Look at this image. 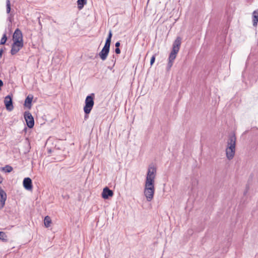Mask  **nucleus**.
Masks as SVG:
<instances>
[{"instance_id": "obj_1", "label": "nucleus", "mask_w": 258, "mask_h": 258, "mask_svg": "<svg viewBox=\"0 0 258 258\" xmlns=\"http://www.w3.org/2000/svg\"><path fill=\"white\" fill-rule=\"evenodd\" d=\"M156 168L154 166H150L148 168L144 188V195L147 200L150 202L153 198L155 187L154 180L156 177Z\"/></svg>"}, {"instance_id": "obj_2", "label": "nucleus", "mask_w": 258, "mask_h": 258, "mask_svg": "<svg viewBox=\"0 0 258 258\" xmlns=\"http://www.w3.org/2000/svg\"><path fill=\"white\" fill-rule=\"evenodd\" d=\"M181 43V38L180 37H177L173 42L172 51L169 54L168 60L173 61L175 59L176 54L179 50Z\"/></svg>"}, {"instance_id": "obj_3", "label": "nucleus", "mask_w": 258, "mask_h": 258, "mask_svg": "<svg viewBox=\"0 0 258 258\" xmlns=\"http://www.w3.org/2000/svg\"><path fill=\"white\" fill-rule=\"evenodd\" d=\"M94 98L95 95L94 93H92L86 97L84 107V111L85 114H89L92 109L94 104Z\"/></svg>"}, {"instance_id": "obj_4", "label": "nucleus", "mask_w": 258, "mask_h": 258, "mask_svg": "<svg viewBox=\"0 0 258 258\" xmlns=\"http://www.w3.org/2000/svg\"><path fill=\"white\" fill-rule=\"evenodd\" d=\"M24 117L28 127L30 128H33L34 125V119L31 113L29 111H25Z\"/></svg>"}, {"instance_id": "obj_5", "label": "nucleus", "mask_w": 258, "mask_h": 258, "mask_svg": "<svg viewBox=\"0 0 258 258\" xmlns=\"http://www.w3.org/2000/svg\"><path fill=\"white\" fill-rule=\"evenodd\" d=\"M110 44L105 43V45L99 53V56L102 60H105L109 52Z\"/></svg>"}, {"instance_id": "obj_6", "label": "nucleus", "mask_w": 258, "mask_h": 258, "mask_svg": "<svg viewBox=\"0 0 258 258\" xmlns=\"http://www.w3.org/2000/svg\"><path fill=\"white\" fill-rule=\"evenodd\" d=\"M23 42H13L12 45L11 54L12 55H15L23 47Z\"/></svg>"}, {"instance_id": "obj_7", "label": "nucleus", "mask_w": 258, "mask_h": 258, "mask_svg": "<svg viewBox=\"0 0 258 258\" xmlns=\"http://www.w3.org/2000/svg\"><path fill=\"white\" fill-rule=\"evenodd\" d=\"M13 39L14 42H23L22 33L19 28L15 30L13 36Z\"/></svg>"}, {"instance_id": "obj_8", "label": "nucleus", "mask_w": 258, "mask_h": 258, "mask_svg": "<svg viewBox=\"0 0 258 258\" xmlns=\"http://www.w3.org/2000/svg\"><path fill=\"white\" fill-rule=\"evenodd\" d=\"M4 102L8 110L12 111L13 109L14 106L13 105L12 98L10 95H8L5 97Z\"/></svg>"}, {"instance_id": "obj_9", "label": "nucleus", "mask_w": 258, "mask_h": 258, "mask_svg": "<svg viewBox=\"0 0 258 258\" xmlns=\"http://www.w3.org/2000/svg\"><path fill=\"white\" fill-rule=\"evenodd\" d=\"M113 195V191L110 189L108 187H105L103 188L102 192V197L104 199H108L109 197H112Z\"/></svg>"}, {"instance_id": "obj_10", "label": "nucleus", "mask_w": 258, "mask_h": 258, "mask_svg": "<svg viewBox=\"0 0 258 258\" xmlns=\"http://www.w3.org/2000/svg\"><path fill=\"white\" fill-rule=\"evenodd\" d=\"M236 138L234 135L229 136L227 141V147L228 148H235Z\"/></svg>"}, {"instance_id": "obj_11", "label": "nucleus", "mask_w": 258, "mask_h": 258, "mask_svg": "<svg viewBox=\"0 0 258 258\" xmlns=\"http://www.w3.org/2000/svg\"><path fill=\"white\" fill-rule=\"evenodd\" d=\"M24 188L27 190H31L32 189V180L29 177H26L24 179L23 182Z\"/></svg>"}, {"instance_id": "obj_12", "label": "nucleus", "mask_w": 258, "mask_h": 258, "mask_svg": "<svg viewBox=\"0 0 258 258\" xmlns=\"http://www.w3.org/2000/svg\"><path fill=\"white\" fill-rule=\"evenodd\" d=\"M235 153V148H228L226 149V157L228 160H231L234 156Z\"/></svg>"}, {"instance_id": "obj_13", "label": "nucleus", "mask_w": 258, "mask_h": 258, "mask_svg": "<svg viewBox=\"0 0 258 258\" xmlns=\"http://www.w3.org/2000/svg\"><path fill=\"white\" fill-rule=\"evenodd\" d=\"M33 98V96L29 94L25 99L24 106L28 109H30L31 108Z\"/></svg>"}, {"instance_id": "obj_14", "label": "nucleus", "mask_w": 258, "mask_h": 258, "mask_svg": "<svg viewBox=\"0 0 258 258\" xmlns=\"http://www.w3.org/2000/svg\"><path fill=\"white\" fill-rule=\"evenodd\" d=\"M258 23V9L252 13V24L254 27H256Z\"/></svg>"}, {"instance_id": "obj_15", "label": "nucleus", "mask_w": 258, "mask_h": 258, "mask_svg": "<svg viewBox=\"0 0 258 258\" xmlns=\"http://www.w3.org/2000/svg\"><path fill=\"white\" fill-rule=\"evenodd\" d=\"M51 223V220L50 217L48 216H46L44 218V224L46 228L50 227Z\"/></svg>"}, {"instance_id": "obj_16", "label": "nucleus", "mask_w": 258, "mask_h": 258, "mask_svg": "<svg viewBox=\"0 0 258 258\" xmlns=\"http://www.w3.org/2000/svg\"><path fill=\"white\" fill-rule=\"evenodd\" d=\"M0 199L3 202H6L7 200V194L6 192L0 187Z\"/></svg>"}, {"instance_id": "obj_17", "label": "nucleus", "mask_w": 258, "mask_h": 258, "mask_svg": "<svg viewBox=\"0 0 258 258\" xmlns=\"http://www.w3.org/2000/svg\"><path fill=\"white\" fill-rule=\"evenodd\" d=\"M87 3V0H78V8L79 10H81Z\"/></svg>"}, {"instance_id": "obj_18", "label": "nucleus", "mask_w": 258, "mask_h": 258, "mask_svg": "<svg viewBox=\"0 0 258 258\" xmlns=\"http://www.w3.org/2000/svg\"><path fill=\"white\" fill-rule=\"evenodd\" d=\"M112 36V31L111 30H110L109 31L108 34V36L106 39L105 43H107L108 44H111Z\"/></svg>"}, {"instance_id": "obj_19", "label": "nucleus", "mask_w": 258, "mask_h": 258, "mask_svg": "<svg viewBox=\"0 0 258 258\" xmlns=\"http://www.w3.org/2000/svg\"><path fill=\"white\" fill-rule=\"evenodd\" d=\"M3 170L6 172L9 173L13 170V167L10 165H7L3 168Z\"/></svg>"}, {"instance_id": "obj_20", "label": "nucleus", "mask_w": 258, "mask_h": 258, "mask_svg": "<svg viewBox=\"0 0 258 258\" xmlns=\"http://www.w3.org/2000/svg\"><path fill=\"white\" fill-rule=\"evenodd\" d=\"M7 236L4 232L0 231V239L3 241H7Z\"/></svg>"}, {"instance_id": "obj_21", "label": "nucleus", "mask_w": 258, "mask_h": 258, "mask_svg": "<svg viewBox=\"0 0 258 258\" xmlns=\"http://www.w3.org/2000/svg\"><path fill=\"white\" fill-rule=\"evenodd\" d=\"M7 40V35H6V33H5L3 34V36L1 40L0 45L5 44L6 43Z\"/></svg>"}, {"instance_id": "obj_22", "label": "nucleus", "mask_w": 258, "mask_h": 258, "mask_svg": "<svg viewBox=\"0 0 258 258\" xmlns=\"http://www.w3.org/2000/svg\"><path fill=\"white\" fill-rule=\"evenodd\" d=\"M6 11L8 14L10 13L11 11V3L10 0L6 1Z\"/></svg>"}, {"instance_id": "obj_23", "label": "nucleus", "mask_w": 258, "mask_h": 258, "mask_svg": "<svg viewBox=\"0 0 258 258\" xmlns=\"http://www.w3.org/2000/svg\"><path fill=\"white\" fill-rule=\"evenodd\" d=\"M173 62V61H172V60H168V62L167 64V69L168 70H169L171 68V67L172 66Z\"/></svg>"}, {"instance_id": "obj_24", "label": "nucleus", "mask_w": 258, "mask_h": 258, "mask_svg": "<svg viewBox=\"0 0 258 258\" xmlns=\"http://www.w3.org/2000/svg\"><path fill=\"white\" fill-rule=\"evenodd\" d=\"M155 56L153 55L150 60V64L152 66L155 62Z\"/></svg>"}, {"instance_id": "obj_25", "label": "nucleus", "mask_w": 258, "mask_h": 258, "mask_svg": "<svg viewBox=\"0 0 258 258\" xmlns=\"http://www.w3.org/2000/svg\"><path fill=\"white\" fill-rule=\"evenodd\" d=\"M5 202H4V203H3V201L0 199V209H2L4 208V206L5 205Z\"/></svg>"}, {"instance_id": "obj_26", "label": "nucleus", "mask_w": 258, "mask_h": 258, "mask_svg": "<svg viewBox=\"0 0 258 258\" xmlns=\"http://www.w3.org/2000/svg\"><path fill=\"white\" fill-rule=\"evenodd\" d=\"M115 52L116 54H118L120 53V50L119 47H116Z\"/></svg>"}, {"instance_id": "obj_27", "label": "nucleus", "mask_w": 258, "mask_h": 258, "mask_svg": "<svg viewBox=\"0 0 258 258\" xmlns=\"http://www.w3.org/2000/svg\"><path fill=\"white\" fill-rule=\"evenodd\" d=\"M120 43L119 41H117L115 43V47H119L120 46Z\"/></svg>"}, {"instance_id": "obj_28", "label": "nucleus", "mask_w": 258, "mask_h": 258, "mask_svg": "<svg viewBox=\"0 0 258 258\" xmlns=\"http://www.w3.org/2000/svg\"><path fill=\"white\" fill-rule=\"evenodd\" d=\"M4 83L2 80L0 79V91L1 90V87L3 86Z\"/></svg>"}, {"instance_id": "obj_29", "label": "nucleus", "mask_w": 258, "mask_h": 258, "mask_svg": "<svg viewBox=\"0 0 258 258\" xmlns=\"http://www.w3.org/2000/svg\"><path fill=\"white\" fill-rule=\"evenodd\" d=\"M88 114H85V119H86L88 118Z\"/></svg>"}]
</instances>
